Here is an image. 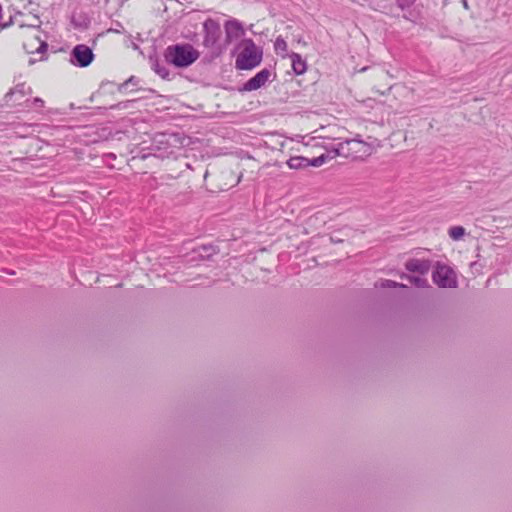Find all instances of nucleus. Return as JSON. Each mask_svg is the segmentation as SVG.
<instances>
[{
  "label": "nucleus",
  "mask_w": 512,
  "mask_h": 512,
  "mask_svg": "<svg viewBox=\"0 0 512 512\" xmlns=\"http://www.w3.org/2000/svg\"><path fill=\"white\" fill-rule=\"evenodd\" d=\"M274 48L277 54H281L282 57L285 56L287 52V43L282 37H277L274 43Z\"/></svg>",
  "instance_id": "nucleus-16"
},
{
  "label": "nucleus",
  "mask_w": 512,
  "mask_h": 512,
  "mask_svg": "<svg viewBox=\"0 0 512 512\" xmlns=\"http://www.w3.org/2000/svg\"><path fill=\"white\" fill-rule=\"evenodd\" d=\"M396 2L401 9H405L412 4V0H396Z\"/></svg>",
  "instance_id": "nucleus-22"
},
{
  "label": "nucleus",
  "mask_w": 512,
  "mask_h": 512,
  "mask_svg": "<svg viewBox=\"0 0 512 512\" xmlns=\"http://www.w3.org/2000/svg\"><path fill=\"white\" fill-rule=\"evenodd\" d=\"M298 43H303V45H306V42H303V40L299 39Z\"/></svg>",
  "instance_id": "nucleus-31"
},
{
  "label": "nucleus",
  "mask_w": 512,
  "mask_h": 512,
  "mask_svg": "<svg viewBox=\"0 0 512 512\" xmlns=\"http://www.w3.org/2000/svg\"><path fill=\"white\" fill-rule=\"evenodd\" d=\"M287 165L291 169H301L309 166V159L302 156L291 157L287 161Z\"/></svg>",
  "instance_id": "nucleus-14"
},
{
  "label": "nucleus",
  "mask_w": 512,
  "mask_h": 512,
  "mask_svg": "<svg viewBox=\"0 0 512 512\" xmlns=\"http://www.w3.org/2000/svg\"><path fill=\"white\" fill-rule=\"evenodd\" d=\"M433 281L439 287L442 288H455L457 286V280L454 271L446 266L438 264L433 272Z\"/></svg>",
  "instance_id": "nucleus-3"
},
{
  "label": "nucleus",
  "mask_w": 512,
  "mask_h": 512,
  "mask_svg": "<svg viewBox=\"0 0 512 512\" xmlns=\"http://www.w3.org/2000/svg\"><path fill=\"white\" fill-rule=\"evenodd\" d=\"M449 236L457 241L465 235V229L462 226H453L448 231Z\"/></svg>",
  "instance_id": "nucleus-17"
},
{
  "label": "nucleus",
  "mask_w": 512,
  "mask_h": 512,
  "mask_svg": "<svg viewBox=\"0 0 512 512\" xmlns=\"http://www.w3.org/2000/svg\"><path fill=\"white\" fill-rule=\"evenodd\" d=\"M154 71L163 79H169V70L159 62L153 64Z\"/></svg>",
  "instance_id": "nucleus-19"
},
{
  "label": "nucleus",
  "mask_w": 512,
  "mask_h": 512,
  "mask_svg": "<svg viewBox=\"0 0 512 512\" xmlns=\"http://www.w3.org/2000/svg\"><path fill=\"white\" fill-rule=\"evenodd\" d=\"M94 53L84 44L76 45L70 53V62L77 67H87L94 60Z\"/></svg>",
  "instance_id": "nucleus-4"
},
{
  "label": "nucleus",
  "mask_w": 512,
  "mask_h": 512,
  "mask_svg": "<svg viewBox=\"0 0 512 512\" xmlns=\"http://www.w3.org/2000/svg\"><path fill=\"white\" fill-rule=\"evenodd\" d=\"M203 250L206 252V254H205L206 257H210L212 254L216 253L215 248L212 246H209V247L204 246ZM201 256L204 257V254H201Z\"/></svg>",
  "instance_id": "nucleus-23"
},
{
  "label": "nucleus",
  "mask_w": 512,
  "mask_h": 512,
  "mask_svg": "<svg viewBox=\"0 0 512 512\" xmlns=\"http://www.w3.org/2000/svg\"><path fill=\"white\" fill-rule=\"evenodd\" d=\"M349 144V140H346L333 145L331 149H329L331 154L330 159H333L336 156H343L346 158L351 157V149Z\"/></svg>",
  "instance_id": "nucleus-11"
},
{
  "label": "nucleus",
  "mask_w": 512,
  "mask_h": 512,
  "mask_svg": "<svg viewBox=\"0 0 512 512\" xmlns=\"http://www.w3.org/2000/svg\"><path fill=\"white\" fill-rule=\"evenodd\" d=\"M37 60L35 58H30L28 61L29 65H33Z\"/></svg>",
  "instance_id": "nucleus-26"
},
{
  "label": "nucleus",
  "mask_w": 512,
  "mask_h": 512,
  "mask_svg": "<svg viewBox=\"0 0 512 512\" xmlns=\"http://www.w3.org/2000/svg\"><path fill=\"white\" fill-rule=\"evenodd\" d=\"M351 149V157L357 158L363 155H370L372 147L370 144L360 140L359 138L349 139Z\"/></svg>",
  "instance_id": "nucleus-8"
},
{
  "label": "nucleus",
  "mask_w": 512,
  "mask_h": 512,
  "mask_svg": "<svg viewBox=\"0 0 512 512\" xmlns=\"http://www.w3.org/2000/svg\"><path fill=\"white\" fill-rule=\"evenodd\" d=\"M401 278L408 279L413 285H415L417 287L423 288L428 285V282L426 279L418 277V276H409L407 274H402Z\"/></svg>",
  "instance_id": "nucleus-15"
},
{
  "label": "nucleus",
  "mask_w": 512,
  "mask_h": 512,
  "mask_svg": "<svg viewBox=\"0 0 512 512\" xmlns=\"http://www.w3.org/2000/svg\"><path fill=\"white\" fill-rule=\"evenodd\" d=\"M271 76V72L268 69H263L260 72H258L254 77L250 78L245 84H244V90L245 91H253L261 88L265 83L268 81L269 77Z\"/></svg>",
  "instance_id": "nucleus-7"
},
{
  "label": "nucleus",
  "mask_w": 512,
  "mask_h": 512,
  "mask_svg": "<svg viewBox=\"0 0 512 512\" xmlns=\"http://www.w3.org/2000/svg\"><path fill=\"white\" fill-rule=\"evenodd\" d=\"M35 41H37L39 43V46L36 48L35 53L41 54V57L39 60H43L44 54L46 53L47 48H48V44L46 42L40 41L38 38H35ZM27 52L34 53V51H29V50H27Z\"/></svg>",
  "instance_id": "nucleus-20"
},
{
  "label": "nucleus",
  "mask_w": 512,
  "mask_h": 512,
  "mask_svg": "<svg viewBox=\"0 0 512 512\" xmlns=\"http://www.w3.org/2000/svg\"><path fill=\"white\" fill-rule=\"evenodd\" d=\"M225 43L228 45L232 41L239 39L244 34L242 24L237 20H229L225 23Z\"/></svg>",
  "instance_id": "nucleus-6"
},
{
  "label": "nucleus",
  "mask_w": 512,
  "mask_h": 512,
  "mask_svg": "<svg viewBox=\"0 0 512 512\" xmlns=\"http://www.w3.org/2000/svg\"><path fill=\"white\" fill-rule=\"evenodd\" d=\"M298 43H303V45H306V42H303V40L299 39Z\"/></svg>",
  "instance_id": "nucleus-29"
},
{
  "label": "nucleus",
  "mask_w": 512,
  "mask_h": 512,
  "mask_svg": "<svg viewBox=\"0 0 512 512\" xmlns=\"http://www.w3.org/2000/svg\"><path fill=\"white\" fill-rule=\"evenodd\" d=\"M32 93V89L29 86H26L25 83H20L16 85L13 89H11L5 95L6 102L12 101L14 96H17L15 102L20 103V100L28 94Z\"/></svg>",
  "instance_id": "nucleus-10"
},
{
  "label": "nucleus",
  "mask_w": 512,
  "mask_h": 512,
  "mask_svg": "<svg viewBox=\"0 0 512 512\" xmlns=\"http://www.w3.org/2000/svg\"><path fill=\"white\" fill-rule=\"evenodd\" d=\"M28 25H29V26H32V27L37 26V25H36V24H34V23H31V24H28Z\"/></svg>",
  "instance_id": "nucleus-32"
},
{
  "label": "nucleus",
  "mask_w": 512,
  "mask_h": 512,
  "mask_svg": "<svg viewBox=\"0 0 512 512\" xmlns=\"http://www.w3.org/2000/svg\"><path fill=\"white\" fill-rule=\"evenodd\" d=\"M298 43H303V45H306V42H303V40L299 39Z\"/></svg>",
  "instance_id": "nucleus-30"
},
{
  "label": "nucleus",
  "mask_w": 512,
  "mask_h": 512,
  "mask_svg": "<svg viewBox=\"0 0 512 512\" xmlns=\"http://www.w3.org/2000/svg\"><path fill=\"white\" fill-rule=\"evenodd\" d=\"M367 69H368L367 67H363V68H361V69L359 70V72H364V71H366Z\"/></svg>",
  "instance_id": "nucleus-27"
},
{
  "label": "nucleus",
  "mask_w": 512,
  "mask_h": 512,
  "mask_svg": "<svg viewBox=\"0 0 512 512\" xmlns=\"http://www.w3.org/2000/svg\"><path fill=\"white\" fill-rule=\"evenodd\" d=\"M204 41L203 44L208 48H215L222 32L220 25L213 21V20H207L204 23Z\"/></svg>",
  "instance_id": "nucleus-5"
},
{
  "label": "nucleus",
  "mask_w": 512,
  "mask_h": 512,
  "mask_svg": "<svg viewBox=\"0 0 512 512\" xmlns=\"http://www.w3.org/2000/svg\"><path fill=\"white\" fill-rule=\"evenodd\" d=\"M289 57L292 62L293 71L297 75L303 74L306 71L307 66L305 60L302 59L301 55L293 52L289 55Z\"/></svg>",
  "instance_id": "nucleus-12"
},
{
  "label": "nucleus",
  "mask_w": 512,
  "mask_h": 512,
  "mask_svg": "<svg viewBox=\"0 0 512 512\" xmlns=\"http://www.w3.org/2000/svg\"><path fill=\"white\" fill-rule=\"evenodd\" d=\"M405 267L410 272L425 275L431 268V262L424 259H410L406 262Z\"/></svg>",
  "instance_id": "nucleus-9"
},
{
  "label": "nucleus",
  "mask_w": 512,
  "mask_h": 512,
  "mask_svg": "<svg viewBox=\"0 0 512 512\" xmlns=\"http://www.w3.org/2000/svg\"><path fill=\"white\" fill-rule=\"evenodd\" d=\"M164 56L169 64L185 68L199 58V52L191 44H175L166 48Z\"/></svg>",
  "instance_id": "nucleus-1"
},
{
  "label": "nucleus",
  "mask_w": 512,
  "mask_h": 512,
  "mask_svg": "<svg viewBox=\"0 0 512 512\" xmlns=\"http://www.w3.org/2000/svg\"><path fill=\"white\" fill-rule=\"evenodd\" d=\"M330 157H331V154L328 149L326 154H322L318 157L313 158L312 160H309V166L319 167L322 164H324L327 159H330Z\"/></svg>",
  "instance_id": "nucleus-18"
},
{
  "label": "nucleus",
  "mask_w": 512,
  "mask_h": 512,
  "mask_svg": "<svg viewBox=\"0 0 512 512\" xmlns=\"http://www.w3.org/2000/svg\"><path fill=\"white\" fill-rule=\"evenodd\" d=\"M463 4H464V7H465V8H467V7H468V4H467V1H466V0H464V1H463Z\"/></svg>",
  "instance_id": "nucleus-28"
},
{
  "label": "nucleus",
  "mask_w": 512,
  "mask_h": 512,
  "mask_svg": "<svg viewBox=\"0 0 512 512\" xmlns=\"http://www.w3.org/2000/svg\"><path fill=\"white\" fill-rule=\"evenodd\" d=\"M235 66L239 70H251L262 61L263 51L252 39H243L239 45Z\"/></svg>",
  "instance_id": "nucleus-2"
},
{
  "label": "nucleus",
  "mask_w": 512,
  "mask_h": 512,
  "mask_svg": "<svg viewBox=\"0 0 512 512\" xmlns=\"http://www.w3.org/2000/svg\"><path fill=\"white\" fill-rule=\"evenodd\" d=\"M381 287L383 288H395V287H406L404 284L392 281V280H383L381 282Z\"/></svg>",
  "instance_id": "nucleus-21"
},
{
  "label": "nucleus",
  "mask_w": 512,
  "mask_h": 512,
  "mask_svg": "<svg viewBox=\"0 0 512 512\" xmlns=\"http://www.w3.org/2000/svg\"><path fill=\"white\" fill-rule=\"evenodd\" d=\"M32 104L35 107L41 108V107L44 106V100L39 98V97H36V98L33 99Z\"/></svg>",
  "instance_id": "nucleus-25"
},
{
  "label": "nucleus",
  "mask_w": 512,
  "mask_h": 512,
  "mask_svg": "<svg viewBox=\"0 0 512 512\" xmlns=\"http://www.w3.org/2000/svg\"><path fill=\"white\" fill-rule=\"evenodd\" d=\"M372 75L375 80L382 82L383 87H386L388 90L391 89V84L388 81L391 76L388 71L381 67H377L373 69Z\"/></svg>",
  "instance_id": "nucleus-13"
},
{
  "label": "nucleus",
  "mask_w": 512,
  "mask_h": 512,
  "mask_svg": "<svg viewBox=\"0 0 512 512\" xmlns=\"http://www.w3.org/2000/svg\"><path fill=\"white\" fill-rule=\"evenodd\" d=\"M137 83V80L134 76L130 77L127 81H125L119 88V90H122L124 87L128 86L129 84L135 85Z\"/></svg>",
  "instance_id": "nucleus-24"
}]
</instances>
